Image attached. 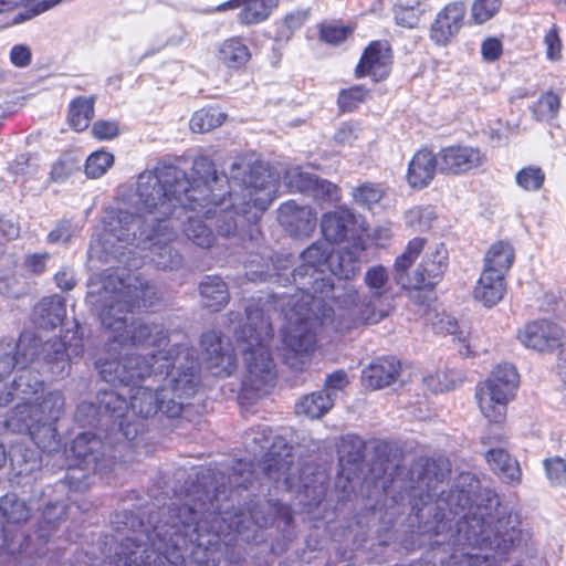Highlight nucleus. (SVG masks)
<instances>
[{
    "label": "nucleus",
    "mask_w": 566,
    "mask_h": 566,
    "mask_svg": "<svg viewBox=\"0 0 566 566\" xmlns=\"http://www.w3.org/2000/svg\"><path fill=\"white\" fill-rule=\"evenodd\" d=\"M219 179L220 181L217 185L210 180L213 192L208 195L207 200L195 202V209L188 207L187 213H182L180 218H178V213H175L176 218L169 220L170 222H175V230L182 224V231L187 239L203 249H208L212 245L214 234L199 214L202 212L206 219H212V208L210 206L217 207L224 203L223 192L218 188L222 178L219 177Z\"/></svg>",
    "instance_id": "nucleus-12"
},
{
    "label": "nucleus",
    "mask_w": 566,
    "mask_h": 566,
    "mask_svg": "<svg viewBox=\"0 0 566 566\" xmlns=\"http://www.w3.org/2000/svg\"><path fill=\"white\" fill-rule=\"evenodd\" d=\"M448 268V251L443 243L436 244L426 254L413 275L412 289L433 287Z\"/></svg>",
    "instance_id": "nucleus-22"
},
{
    "label": "nucleus",
    "mask_w": 566,
    "mask_h": 566,
    "mask_svg": "<svg viewBox=\"0 0 566 566\" xmlns=\"http://www.w3.org/2000/svg\"><path fill=\"white\" fill-rule=\"evenodd\" d=\"M400 371V363L394 357L378 358L363 370L365 387L376 390L394 384Z\"/></svg>",
    "instance_id": "nucleus-28"
},
{
    "label": "nucleus",
    "mask_w": 566,
    "mask_h": 566,
    "mask_svg": "<svg viewBox=\"0 0 566 566\" xmlns=\"http://www.w3.org/2000/svg\"><path fill=\"white\" fill-rule=\"evenodd\" d=\"M349 384L348 376L344 370H336L329 374L325 381L323 391L333 394L335 399L337 398V392L344 390Z\"/></svg>",
    "instance_id": "nucleus-61"
},
{
    "label": "nucleus",
    "mask_w": 566,
    "mask_h": 566,
    "mask_svg": "<svg viewBox=\"0 0 566 566\" xmlns=\"http://www.w3.org/2000/svg\"><path fill=\"white\" fill-rule=\"evenodd\" d=\"M485 458L491 469L502 481L506 483L520 481L521 471L518 463L505 450L492 449L486 453Z\"/></svg>",
    "instance_id": "nucleus-39"
},
{
    "label": "nucleus",
    "mask_w": 566,
    "mask_h": 566,
    "mask_svg": "<svg viewBox=\"0 0 566 566\" xmlns=\"http://www.w3.org/2000/svg\"><path fill=\"white\" fill-rule=\"evenodd\" d=\"M103 443L90 432L78 434L72 442L71 452L80 460L84 470L95 469L101 457Z\"/></svg>",
    "instance_id": "nucleus-33"
},
{
    "label": "nucleus",
    "mask_w": 566,
    "mask_h": 566,
    "mask_svg": "<svg viewBox=\"0 0 566 566\" xmlns=\"http://www.w3.org/2000/svg\"><path fill=\"white\" fill-rule=\"evenodd\" d=\"M218 188L223 192L224 203L212 208L216 227L220 235H234L239 222L234 214L248 223H255L276 197L277 182L262 165L251 166L244 158H231L229 175L220 176Z\"/></svg>",
    "instance_id": "nucleus-4"
},
{
    "label": "nucleus",
    "mask_w": 566,
    "mask_h": 566,
    "mask_svg": "<svg viewBox=\"0 0 566 566\" xmlns=\"http://www.w3.org/2000/svg\"><path fill=\"white\" fill-rule=\"evenodd\" d=\"M437 169L440 170L439 153L429 149L418 150L408 165L407 182L412 188H426L433 180Z\"/></svg>",
    "instance_id": "nucleus-27"
},
{
    "label": "nucleus",
    "mask_w": 566,
    "mask_h": 566,
    "mask_svg": "<svg viewBox=\"0 0 566 566\" xmlns=\"http://www.w3.org/2000/svg\"><path fill=\"white\" fill-rule=\"evenodd\" d=\"M426 12V8L419 2L415 6H396L394 9V18L398 25L415 29L418 28Z\"/></svg>",
    "instance_id": "nucleus-47"
},
{
    "label": "nucleus",
    "mask_w": 566,
    "mask_h": 566,
    "mask_svg": "<svg viewBox=\"0 0 566 566\" xmlns=\"http://www.w3.org/2000/svg\"><path fill=\"white\" fill-rule=\"evenodd\" d=\"M94 115L93 98H76L72 102L69 112L70 125L77 132L84 130Z\"/></svg>",
    "instance_id": "nucleus-42"
},
{
    "label": "nucleus",
    "mask_w": 566,
    "mask_h": 566,
    "mask_svg": "<svg viewBox=\"0 0 566 566\" xmlns=\"http://www.w3.org/2000/svg\"><path fill=\"white\" fill-rule=\"evenodd\" d=\"M200 294L203 305L219 311L230 298L226 282L219 276H206L200 283Z\"/></svg>",
    "instance_id": "nucleus-38"
},
{
    "label": "nucleus",
    "mask_w": 566,
    "mask_h": 566,
    "mask_svg": "<svg viewBox=\"0 0 566 566\" xmlns=\"http://www.w3.org/2000/svg\"><path fill=\"white\" fill-rule=\"evenodd\" d=\"M226 115L213 108L197 111L190 119V128L193 133L202 134L222 125Z\"/></svg>",
    "instance_id": "nucleus-43"
},
{
    "label": "nucleus",
    "mask_w": 566,
    "mask_h": 566,
    "mask_svg": "<svg viewBox=\"0 0 566 566\" xmlns=\"http://www.w3.org/2000/svg\"><path fill=\"white\" fill-rule=\"evenodd\" d=\"M308 196L317 201L334 203L340 200L342 192L337 185L317 177Z\"/></svg>",
    "instance_id": "nucleus-54"
},
{
    "label": "nucleus",
    "mask_w": 566,
    "mask_h": 566,
    "mask_svg": "<svg viewBox=\"0 0 566 566\" xmlns=\"http://www.w3.org/2000/svg\"><path fill=\"white\" fill-rule=\"evenodd\" d=\"M292 449L283 438L276 437L262 463L264 473L285 490H291L297 480L298 467L294 463Z\"/></svg>",
    "instance_id": "nucleus-13"
},
{
    "label": "nucleus",
    "mask_w": 566,
    "mask_h": 566,
    "mask_svg": "<svg viewBox=\"0 0 566 566\" xmlns=\"http://www.w3.org/2000/svg\"><path fill=\"white\" fill-rule=\"evenodd\" d=\"M220 472L210 469L202 472L199 486L187 494L182 505L172 503L167 520L154 525L153 534L138 533L126 536L115 555L103 562L102 566H156L163 558L177 563L179 551L187 542L198 541L201 533L216 530L218 517L222 514L218 502L227 492Z\"/></svg>",
    "instance_id": "nucleus-2"
},
{
    "label": "nucleus",
    "mask_w": 566,
    "mask_h": 566,
    "mask_svg": "<svg viewBox=\"0 0 566 566\" xmlns=\"http://www.w3.org/2000/svg\"><path fill=\"white\" fill-rule=\"evenodd\" d=\"M0 510L3 517L13 524H20L25 522L30 516V510L23 501L18 500L15 496H9L2 499Z\"/></svg>",
    "instance_id": "nucleus-48"
},
{
    "label": "nucleus",
    "mask_w": 566,
    "mask_h": 566,
    "mask_svg": "<svg viewBox=\"0 0 566 566\" xmlns=\"http://www.w3.org/2000/svg\"><path fill=\"white\" fill-rule=\"evenodd\" d=\"M388 281L386 268L375 265L364 276L369 295L361 294L349 283L336 286L333 302L338 310L337 327L354 329L359 325L377 324L385 319L392 311L387 297Z\"/></svg>",
    "instance_id": "nucleus-6"
},
{
    "label": "nucleus",
    "mask_w": 566,
    "mask_h": 566,
    "mask_svg": "<svg viewBox=\"0 0 566 566\" xmlns=\"http://www.w3.org/2000/svg\"><path fill=\"white\" fill-rule=\"evenodd\" d=\"M277 0H230L222 3L219 10L238 9L240 23L250 25L266 20L272 10L277 7Z\"/></svg>",
    "instance_id": "nucleus-29"
},
{
    "label": "nucleus",
    "mask_w": 566,
    "mask_h": 566,
    "mask_svg": "<svg viewBox=\"0 0 566 566\" xmlns=\"http://www.w3.org/2000/svg\"><path fill=\"white\" fill-rule=\"evenodd\" d=\"M245 323L235 329L242 345L245 363L243 387L258 396L266 395L275 382V365L269 350L273 328L263 311L250 305L245 310Z\"/></svg>",
    "instance_id": "nucleus-7"
},
{
    "label": "nucleus",
    "mask_w": 566,
    "mask_h": 566,
    "mask_svg": "<svg viewBox=\"0 0 566 566\" xmlns=\"http://www.w3.org/2000/svg\"><path fill=\"white\" fill-rule=\"evenodd\" d=\"M321 230L326 241L337 244L350 239L355 240L364 228L349 208L339 207L323 214Z\"/></svg>",
    "instance_id": "nucleus-18"
},
{
    "label": "nucleus",
    "mask_w": 566,
    "mask_h": 566,
    "mask_svg": "<svg viewBox=\"0 0 566 566\" xmlns=\"http://www.w3.org/2000/svg\"><path fill=\"white\" fill-rule=\"evenodd\" d=\"M250 57V50L240 38L224 40L217 52L218 61L229 69L244 66Z\"/></svg>",
    "instance_id": "nucleus-36"
},
{
    "label": "nucleus",
    "mask_w": 566,
    "mask_h": 566,
    "mask_svg": "<svg viewBox=\"0 0 566 566\" xmlns=\"http://www.w3.org/2000/svg\"><path fill=\"white\" fill-rule=\"evenodd\" d=\"M544 43L546 45V56L548 60L555 61L562 56V42L558 36L557 28L554 25L545 35Z\"/></svg>",
    "instance_id": "nucleus-63"
},
{
    "label": "nucleus",
    "mask_w": 566,
    "mask_h": 566,
    "mask_svg": "<svg viewBox=\"0 0 566 566\" xmlns=\"http://www.w3.org/2000/svg\"><path fill=\"white\" fill-rule=\"evenodd\" d=\"M38 350L39 344L34 339L0 340V380L9 377L15 369L28 368L34 361Z\"/></svg>",
    "instance_id": "nucleus-21"
},
{
    "label": "nucleus",
    "mask_w": 566,
    "mask_h": 566,
    "mask_svg": "<svg viewBox=\"0 0 566 566\" xmlns=\"http://www.w3.org/2000/svg\"><path fill=\"white\" fill-rule=\"evenodd\" d=\"M386 190L380 184L364 182L352 190V197L355 203L360 207L371 208L378 203L385 196Z\"/></svg>",
    "instance_id": "nucleus-44"
},
{
    "label": "nucleus",
    "mask_w": 566,
    "mask_h": 566,
    "mask_svg": "<svg viewBox=\"0 0 566 566\" xmlns=\"http://www.w3.org/2000/svg\"><path fill=\"white\" fill-rule=\"evenodd\" d=\"M520 384L514 365L499 364L490 377L476 387L475 397L482 415L490 422L499 423L506 415V405L513 398Z\"/></svg>",
    "instance_id": "nucleus-10"
},
{
    "label": "nucleus",
    "mask_w": 566,
    "mask_h": 566,
    "mask_svg": "<svg viewBox=\"0 0 566 566\" xmlns=\"http://www.w3.org/2000/svg\"><path fill=\"white\" fill-rule=\"evenodd\" d=\"M352 33V29L347 27H338L335 24H326L322 25L319 30L321 39L329 44H339L343 42L349 34Z\"/></svg>",
    "instance_id": "nucleus-60"
},
{
    "label": "nucleus",
    "mask_w": 566,
    "mask_h": 566,
    "mask_svg": "<svg viewBox=\"0 0 566 566\" xmlns=\"http://www.w3.org/2000/svg\"><path fill=\"white\" fill-rule=\"evenodd\" d=\"M365 442L361 438L347 434L342 439L339 447V461L347 463H358L365 457Z\"/></svg>",
    "instance_id": "nucleus-45"
},
{
    "label": "nucleus",
    "mask_w": 566,
    "mask_h": 566,
    "mask_svg": "<svg viewBox=\"0 0 566 566\" xmlns=\"http://www.w3.org/2000/svg\"><path fill=\"white\" fill-rule=\"evenodd\" d=\"M560 99L559 97L552 93H545L537 102V107L543 117L554 118L559 109Z\"/></svg>",
    "instance_id": "nucleus-62"
},
{
    "label": "nucleus",
    "mask_w": 566,
    "mask_h": 566,
    "mask_svg": "<svg viewBox=\"0 0 566 566\" xmlns=\"http://www.w3.org/2000/svg\"><path fill=\"white\" fill-rule=\"evenodd\" d=\"M439 156L440 172L451 176L467 174L488 161L486 155L480 148L463 145L444 147Z\"/></svg>",
    "instance_id": "nucleus-17"
},
{
    "label": "nucleus",
    "mask_w": 566,
    "mask_h": 566,
    "mask_svg": "<svg viewBox=\"0 0 566 566\" xmlns=\"http://www.w3.org/2000/svg\"><path fill=\"white\" fill-rule=\"evenodd\" d=\"M193 179L190 181L187 174L166 163H159L154 169L139 174L135 195L138 211H144L145 221L156 226L171 223L170 217L188 212V207L195 209L193 203L205 201L216 185L220 181L213 161L207 156H200L192 164Z\"/></svg>",
    "instance_id": "nucleus-3"
},
{
    "label": "nucleus",
    "mask_w": 566,
    "mask_h": 566,
    "mask_svg": "<svg viewBox=\"0 0 566 566\" xmlns=\"http://www.w3.org/2000/svg\"><path fill=\"white\" fill-rule=\"evenodd\" d=\"M467 6L462 1L446 4L437 14L430 27V39L440 46L448 45L463 27Z\"/></svg>",
    "instance_id": "nucleus-20"
},
{
    "label": "nucleus",
    "mask_w": 566,
    "mask_h": 566,
    "mask_svg": "<svg viewBox=\"0 0 566 566\" xmlns=\"http://www.w3.org/2000/svg\"><path fill=\"white\" fill-rule=\"evenodd\" d=\"M63 0H0V12L12 10L24 2L25 8L13 17V23L30 20L57 6Z\"/></svg>",
    "instance_id": "nucleus-41"
},
{
    "label": "nucleus",
    "mask_w": 566,
    "mask_h": 566,
    "mask_svg": "<svg viewBox=\"0 0 566 566\" xmlns=\"http://www.w3.org/2000/svg\"><path fill=\"white\" fill-rule=\"evenodd\" d=\"M104 229L101 234L93 239L90 247V254H97V248L105 254L117 256L119 249L116 243L135 244L142 247L147 244L151 231L156 224L145 221V216L134 213L124 208L112 209L104 217Z\"/></svg>",
    "instance_id": "nucleus-9"
},
{
    "label": "nucleus",
    "mask_w": 566,
    "mask_h": 566,
    "mask_svg": "<svg viewBox=\"0 0 566 566\" xmlns=\"http://www.w3.org/2000/svg\"><path fill=\"white\" fill-rule=\"evenodd\" d=\"M432 211L429 208H413L407 212L406 219L410 227H417L419 230L429 228V217Z\"/></svg>",
    "instance_id": "nucleus-64"
},
{
    "label": "nucleus",
    "mask_w": 566,
    "mask_h": 566,
    "mask_svg": "<svg viewBox=\"0 0 566 566\" xmlns=\"http://www.w3.org/2000/svg\"><path fill=\"white\" fill-rule=\"evenodd\" d=\"M271 439L272 430L268 426H259L245 432L244 443L250 451L256 453L265 450Z\"/></svg>",
    "instance_id": "nucleus-53"
},
{
    "label": "nucleus",
    "mask_w": 566,
    "mask_h": 566,
    "mask_svg": "<svg viewBox=\"0 0 566 566\" xmlns=\"http://www.w3.org/2000/svg\"><path fill=\"white\" fill-rule=\"evenodd\" d=\"M369 91L361 85H355L342 90L338 94L337 103L342 112H353L367 101Z\"/></svg>",
    "instance_id": "nucleus-49"
},
{
    "label": "nucleus",
    "mask_w": 566,
    "mask_h": 566,
    "mask_svg": "<svg viewBox=\"0 0 566 566\" xmlns=\"http://www.w3.org/2000/svg\"><path fill=\"white\" fill-rule=\"evenodd\" d=\"M563 337L564 329L546 319L530 322L518 333V338L525 347L539 353H549L558 348Z\"/></svg>",
    "instance_id": "nucleus-19"
},
{
    "label": "nucleus",
    "mask_w": 566,
    "mask_h": 566,
    "mask_svg": "<svg viewBox=\"0 0 566 566\" xmlns=\"http://www.w3.org/2000/svg\"><path fill=\"white\" fill-rule=\"evenodd\" d=\"M334 402L333 394L321 389L298 399L295 403V413L308 419H319L333 408Z\"/></svg>",
    "instance_id": "nucleus-34"
},
{
    "label": "nucleus",
    "mask_w": 566,
    "mask_h": 566,
    "mask_svg": "<svg viewBox=\"0 0 566 566\" xmlns=\"http://www.w3.org/2000/svg\"><path fill=\"white\" fill-rule=\"evenodd\" d=\"M501 0H474L471 8V18L476 24L490 20L500 9Z\"/></svg>",
    "instance_id": "nucleus-55"
},
{
    "label": "nucleus",
    "mask_w": 566,
    "mask_h": 566,
    "mask_svg": "<svg viewBox=\"0 0 566 566\" xmlns=\"http://www.w3.org/2000/svg\"><path fill=\"white\" fill-rule=\"evenodd\" d=\"M157 298L155 286L137 272L117 268L106 270L98 284H91L86 301L98 310L102 325L112 333L111 348L135 346L153 348L149 353H126L112 360H99L97 368L103 380L111 385H135L151 375L169 374L178 356L193 358L189 349L180 352L168 345V331L163 324L140 322L128 325V315L136 306H150Z\"/></svg>",
    "instance_id": "nucleus-1"
},
{
    "label": "nucleus",
    "mask_w": 566,
    "mask_h": 566,
    "mask_svg": "<svg viewBox=\"0 0 566 566\" xmlns=\"http://www.w3.org/2000/svg\"><path fill=\"white\" fill-rule=\"evenodd\" d=\"M363 251L364 247L360 243L338 250L335 255H331L328 264L331 272L344 280L354 277L360 270V254Z\"/></svg>",
    "instance_id": "nucleus-31"
},
{
    "label": "nucleus",
    "mask_w": 566,
    "mask_h": 566,
    "mask_svg": "<svg viewBox=\"0 0 566 566\" xmlns=\"http://www.w3.org/2000/svg\"><path fill=\"white\" fill-rule=\"evenodd\" d=\"M202 359L209 370L218 376H230L237 367V356L229 338L216 332L202 335Z\"/></svg>",
    "instance_id": "nucleus-14"
},
{
    "label": "nucleus",
    "mask_w": 566,
    "mask_h": 566,
    "mask_svg": "<svg viewBox=\"0 0 566 566\" xmlns=\"http://www.w3.org/2000/svg\"><path fill=\"white\" fill-rule=\"evenodd\" d=\"M424 240L415 238L409 241L405 252L397 256L395 262V281L403 289H412L413 277L409 279L407 270L413 264L420 252L423 250Z\"/></svg>",
    "instance_id": "nucleus-37"
},
{
    "label": "nucleus",
    "mask_w": 566,
    "mask_h": 566,
    "mask_svg": "<svg viewBox=\"0 0 566 566\" xmlns=\"http://www.w3.org/2000/svg\"><path fill=\"white\" fill-rule=\"evenodd\" d=\"M113 163L114 157L111 153L95 151L86 159L85 172L90 178H99L112 167Z\"/></svg>",
    "instance_id": "nucleus-51"
},
{
    "label": "nucleus",
    "mask_w": 566,
    "mask_h": 566,
    "mask_svg": "<svg viewBox=\"0 0 566 566\" xmlns=\"http://www.w3.org/2000/svg\"><path fill=\"white\" fill-rule=\"evenodd\" d=\"M177 238L175 222L158 224L151 231V237L147 239L149 245L150 259L158 269L175 270L181 266L182 256L169 243Z\"/></svg>",
    "instance_id": "nucleus-16"
},
{
    "label": "nucleus",
    "mask_w": 566,
    "mask_h": 566,
    "mask_svg": "<svg viewBox=\"0 0 566 566\" xmlns=\"http://www.w3.org/2000/svg\"><path fill=\"white\" fill-rule=\"evenodd\" d=\"M172 375L157 391L148 387L134 389L129 402L130 411L140 418H150L158 411L169 418L179 417L200 384L199 368L192 360L185 370L178 368Z\"/></svg>",
    "instance_id": "nucleus-8"
},
{
    "label": "nucleus",
    "mask_w": 566,
    "mask_h": 566,
    "mask_svg": "<svg viewBox=\"0 0 566 566\" xmlns=\"http://www.w3.org/2000/svg\"><path fill=\"white\" fill-rule=\"evenodd\" d=\"M33 405L20 403L12 409L6 420L7 426L17 432H28L36 441H43V431L36 421Z\"/></svg>",
    "instance_id": "nucleus-32"
},
{
    "label": "nucleus",
    "mask_w": 566,
    "mask_h": 566,
    "mask_svg": "<svg viewBox=\"0 0 566 566\" xmlns=\"http://www.w3.org/2000/svg\"><path fill=\"white\" fill-rule=\"evenodd\" d=\"M287 325L283 331L281 355L285 365L302 370L316 348L318 327L348 332L337 327L338 310L328 306L321 296L308 293L290 295L284 304Z\"/></svg>",
    "instance_id": "nucleus-5"
},
{
    "label": "nucleus",
    "mask_w": 566,
    "mask_h": 566,
    "mask_svg": "<svg viewBox=\"0 0 566 566\" xmlns=\"http://www.w3.org/2000/svg\"><path fill=\"white\" fill-rule=\"evenodd\" d=\"M316 176L304 171L301 167H291L285 174V184L291 191L310 195L313 189Z\"/></svg>",
    "instance_id": "nucleus-46"
},
{
    "label": "nucleus",
    "mask_w": 566,
    "mask_h": 566,
    "mask_svg": "<svg viewBox=\"0 0 566 566\" xmlns=\"http://www.w3.org/2000/svg\"><path fill=\"white\" fill-rule=\"evenodd\" d=\"M252 467L244 461H237L232 468V473L229 476V488H244L247 489L252 481Z\"/></svg>",
    "instance_id": "nucleus-57"
},
{
    "label": "nucleus",
    "mask_w": 566,
    "mask_h": 566,
    "mask_svg": "<svg viewBox=\"0 0 566 566\" xmlns=\"http://www.w3.org/2000/svg\"><path fill=\"white\" fill-rule=\"evenodd\" d=\"M36 421L40 422L43 437L52 440V449L57 444V431L54 423L64 413L65 398L59 390L44 394L36 405L33 406Z\"/></svg>",
    "instance_id": "nucleus-25"
},
{
    "label": "nucleus",
    "mask_w": 566,
    "mask_h": 566,
    "mask_svg": "<svg viewBox=\"0 0 566 566\" xmlns=\"http://www.w3.org/2000/svg\"><path fill=\"white\" fill-rule=\"evenodd\" d=\"M544 467L552 484H566V462L562 458L548 459L544 462Z\"/></svg>",
    "instance_id": "nucleus-59"
},
{
    "label": "nucleus",
    "mask_w": 566,
    "mask_h": 566,
    "mask_svg": "<svg viewBox=\"0 0 566 566\" xmlns=\"http://www.w3.org/2000/svg\"><path fill=\"white\" fill-rule=\"evenodd\" d=\"M391 52L386 42L374 41L364 51L355 69L356 77L370 76L374 81L385 80L390 72Z\"/></svg>",
    "instance_id": "nucleus-23"
},
{
    "label": "nucleus",
    "mask_w": 566,
    "mask_h": 566,
    "mask_svg": "<svg viewBox=\"0 0 566 566\" xmlns=\"http://www.w3.org/2000/svg\"><path fill=\"white\" fill-rule=\"evenodd\" d=\"M517 185L526 191H536L542 188L545 174L539 167H525L516 174Z\"/></svg>",
    "instance_id": "nucleus-52"
},
{
    "label": "nucleus",
    "mask_w": 566,
    "mask_h": 566,
    "mask_svg": "<svg viewBox=\"0 0 566 566\" xmlns=\"http://www.w3.org/2000/svg\"><path fill=\"white\" fill-rule=\"evenodd\" d=\"M301 264L294 270L293 279L298 285V291L294 295L301 293L324 294L335 291L329 280L323 276V268L329 262L331 251L326 243L316 241L301 253Z\"/></svg>",
    "instance_id": "nucleus-11"
},
{
    "label": "nucleus",
    "mask_w": 566,
    "mask_h": 566,
    "mask_svg": "<svg viewBox=\"0 0 566 566\" xmlns=\"http://www.w3.org/2000/svg\"><path fill=\"white\" fill-rule=\"evenodd\" d=\"M66 316L65 301L60 295L44 297L33 308L32 319L41 328H54Z\"/></svg>",
    "instance_id": "nucleus-30"
},
{
    "label": "nucleus",
    "mask_w": 566,
    "mask_h": 566,
    "mask_svg": "<svg viewBox=\"0 0 566 566\" xmlns=\"http://www.w3.org/2000/svg\"><path fill=\"white\" fill-rule=\"evenodd\" d=\"M280 223L294 237H310L316 228V212L308 206L287 201L279 209Z\"/></svg>",
    "instance_id": "nucleus-26"
},
{
    "label": "nucleus",
    "mask_w": 566,
    "mask_h": 566,
    "mask_svg": "<svg viewBox=\"0 0 566 566\" xmlns=\"http://www.w3.org/2000/svg\"><path fill=\"white\" fill-rule=\"evenodd\" d=\"M513 261V248L509 243L500 241L494 243L485 254L483 271L494 272L504 277Z\"/></svg>",
    "instance_id": "nucleus-40"
},
{
    "label": "nucleus",
    "mask_w": 566,
    "mask_h": 566,
    "mask_svg": "<svg viewBox=\"0 0 566 566\" xmlns=\"http://www.w3.org/2000/svg\"><path fill=\"white\" fill-rule=\"evenodd\" d=\"M74 343L64 338H53L41 345L38 355L53 377H64L69 374L70 364L74 358L82 356L83 344L80 338L73 336Z\"/></svg>",
    "instance_id": "nucleus-15"
},
{
    "label": "nucleus",
    "mask_w": 566,
    "mask_h": 566,
    "mask_svg": "<svg viewBox=\"0 0 566 566\" xmlns=\"http://www.w3.org/2000/svg\"><path fill=\"white\" fill-rule=\"evenodd\" d=\"M434 326L438 332L454 336L460 343L464 344L467 353L470 352V345L467 344L469 332L461 327L454 317L448 314H441L438 316V321L434 323Z\"/></svg>",
    "instance_id": "nucleus-50"
},
{
    "label": "nucleus",
    "mask_w": 566,
    "mask_h": 566,
    "mask_svg": "<svg viewBox=\"0 0 566 566\" xmlns=\"http://www.w3.org/2000/svg\"><path fill=\"white\" fill-rule=\"evenodd\" d=\"M310 17L307 9H297L285 15L283 25L279 31L281 38L289 39L292 33L300 29Z\"/></svg>",
    "instance_id": "nucleus-58"
},
{
    "label": "nucleus",
    "mask_w": 566,
    "mask_h": 566,
    "mask_svg": "<svg viewBox=\"0 0 566 566\" xmlns=\"http://www.w3.org/2000/svg\"><path fill=\"white\" fill-rule=\"evenodd\" d=\"M505 292L504 277L494 272L482 271L474 289V298L483 305L491 307L499 303Z\"/></svg>",
    "instance_id": "nucleus-35"
},
{
    "label": "nucleus",
    "mask_w": 566,
    "mask_h": 566,
    "mask_svg": "<svg viewBox=\"0 0 566 566\" xmlns=\"http://www.w3.org/2000/svg\"><path fill=\"white\" fill-rule=\"evenodd\" d=\"M97 401L98 412L118 421V428L127 440H134L137 437L139 428L128 420L129 405L123 394L105 390L98 394Z\"/></svg>",
    "instance_id": "nucleus-24"
},
{
    "label": "nucleus",
    "mask_w": 566,
    "mask_h": 566,
    "mask_svg": "<svg viewBox=\"0 0 566 566\" xmlns=\"http://www.w3.org/2000/svg\"><path fill=\"white\" fill-rule=\"evenodd\" d=\"M423 382L428 389L433 392L449 391L455 387L457 379L454 375L446 371H437L434 375H428L423 378Z\"/></svg>",
    "instance_id": "nucleus-56"
}]
</instances>
